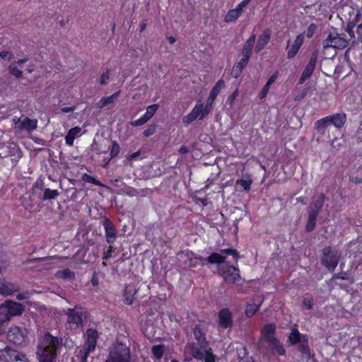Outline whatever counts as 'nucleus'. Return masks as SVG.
Listing matches in <instances>:
<instances>
[{
    "label": "nucleus",
    "mask_w": 362,
    "mask_h": 362,
    "mask_svg": "<svg viewBox=\"0 0 362 362\" xmlns=\"http://www.w3.org/2000/svg\"><path fill=\"white\" fill-rule=\"evenodd\" d=\"M225 260V256L216 252H213L206 259V262L210 264H221L224 263Z\"/></svg>",
    "instance_id": "2f4dec72"
},
{
    "label": "nucleus",
    "mask_w": 362,
    "mask_h": 362,
    "mask_svg": "<svg viewBox=\"0 0 362 362\" xmlns=\"http://www.w3.org/2000/svg\"><path fill=\"white\" fill-rule=\"evenodd\" d=\"M152 353L156 359H160L163 355V346L161 345L153 346Z\"/></svg>",
    "instance_id": "79ce46f5"
},
{
    "label": "nucleus",
    "mask_w": 362,
    "mask_h": 362,
    "mask_svg": "<svg viewBox=\"0 0 362 362\" xmlns=\"http://www.w3.org/2000/svg\"><path fill=\"white\" fill-rule=\"evenodd\" d=\"M158 105L153 104L148 106L146 108V113L141 117L139 119H136L131 122V125L133 127L141 126L147 122L156 113L158 110Z\"/></svg>",
    "instance_id": "dca6fc26"
},
{
    "label": "nucleus",
    "mask_w": 362,
    "mask_h": 362,
    "mask_svg": "<svg viewBox=\"0 0 362 362\" xmlns=\"http://www.w3.org/2000/svg\"><path fill=\"white\" fill-rule=\"evenodd\" d=\"M222 275L227 283L233 284L240 278L239 269L233 266L226 265L221 269Z\"/></svg>",
    "instance_id": "4468645a"
},
{
    "label": "nucleus",
    "mask_w": 362,
    "mask_h": 362,
    "mask_svg": "<svg viewBox=\"0 0 362 362\" xmlns=\"http://www.w3.org/2000/svg\"><path fill=\"white\" fill-rule=\"evenodd\" d=\"M317 29V25L314 23H312L309 25L307 30L306 35L308 38H310L313 36Z\"/></svg>",
    "instance_id": "4d7b16f0"
},
{
    "label": "nucleus",
    "mask_w": 362,
    "mask_h": 362,
    "mask_svg": "<svg viewBox=\"0 0 362 362\" xmlns=\"http://www.w3.org/2000/svg\"><path fill=\"white\" fill-rule=\"evenodd\" d=\"M261 305V303L259 304L249 303L247 305L245 309V315L248 317H252L259 310Z\"/></svg>",
    "instance_id": "e433bc0d"
},
{
    "label": "nucleus",
    "mask_w": 362,
    "mask_h": 362,
    "mask_svg": "<svg viewBox=\"0 0 362 362\" xmlns=\"http://www.w3.org/2000/svg\"><path fill=\"white\" fill-rule=\"evenodd\" d=\"M193 334L196 339L198 341V342H199L201 344H202L204 342V334L198 326L194 327V328L193 329Z\"/></svg>",
    "instance_id": "a19ab883"
},
{
    "label": "nucleus",
    "mask_w": 362,
    "mask_h": 362,
    "mask_svg": "<svg viewBox=\"0 0 362 362\" xmlns=\"http://www.w3.org/2000/svg\"><path fill=\"white\" fill-rule=\"evenodd\" d=\"M322 264L329 272H334L338 265L341 252L333 249L332 247H325L322 250Z\"/></svg>",
    "instance_id": "0eeeda50"
},
{
    "label": "nucleus",
    "mask_w": 362,
    "mask_h": 362,
    "mask_svg": "<svg viewBox=\"0 0 362 362\" xmlns=\"http://www.w3.org/2000/svg\"><path fill=\"white\" fill-rule=\"evenodd\" d=\"M13 54L9 52H1L0 53V57L2 59H8V60L11 59Z\"/></svg>",
    "instance_id": "0e129e2a"
},
{
    "label": "nucleus",
    "mask_w": 362,
    "mask_h": 362,
    "mask_svg": "<svg viewBox=\"0 0 362 362\" xmlns=\"http://www.w3.org/2000/svg\"><path fill=\"white\" fill-rule=\"evenodd\" d=\"M297 349L300 353V357L302 359L308 361L312 358V351L309 346L308 339L303 341V343L300 344L297 346Z\"/></svg>",
    "instance_id": "393cba45"
},
{
    "label": "nucleus",
    "mask_w": 362,
    "mask_h": 362,
    "mask_svg": "<svg viewBox=\"0 0 362 362\" xmlns=\"http://www.w3.org/2000/svg\"><path fill=\"white\" fill-rule=\"evenodd\" d=\"M265 341L268 343L269 348L274 354H277L279 356L285 354L286 351L284 346L274 336H267Z\"/></svg>",
    "instance_id": "a211bd4d"
},
{
    "label": "nucleus",
    "mask_w": 362,
    "mask_h": 362,
    "mask_svg": "<svg viewBox=\"0 0 362 362\" xmlns=\"http://www.w3.org/2000/svg\"><path fill=\"white\" fill-rule=\"evenodd\" d=\"M62 346V337L54 336L49 332L40 334L36 350L39 362H56L57 356Z\"/></svg>",
    "instance_id": "f257e3e1"
},
{
    "label": "nucleus",
    "mask_w": 362,
    "mask_h": 362,
    "mask_svg": "<svg viewBox=\"0 0 362 362\" xmlns=\"http://www.w3.org/2000/svg\"><path fill=\"white\" fill-rule=\"evenodd\" d=\"M218 324L219 327L225 329L233 327V315L229 309L223 308L219 311Z\"/></svg>",
    "instance_id": "ddd939ff"
},
{
    "label": "nucleus",
    "mask_w": 362,
    "mask_h": 362,
    "mask_svg": "<svg viewBox=\"0 0 362 362\" xmlns=\"http://www.w3.org/2000/svg\"><path fill=\"white\" fill-rule=\"evenodd\" d=\"M81 131V129L79 127H75L69 129L65 137L66 144L69 146H72L74 144V141L76 136L80 133Z\"/></svg>",
    "instance_id": "c756f323"
},
{
    "label": "nucleus",
    "mask_w": 362,
    "mask_h": 362,
    "mask_svg": "<svg viewBox=\"0 0 362 362\" xmlns=\"http://www.w3.org/2000/svg\"><path fill=\"white\" fill-rule=\"evenodd\" d=\"M110 149V158L109 160H110L112 158L116 157L119 154L120 148H119V144L116 141H112V148H110V147H108L107 151H108Z\"/></svg>",
    "instance_id": "a18cd8bd"
},
{
    "label": "nucleus",
    "mask_w": 362,
    "mask_h": 362,
    "mask_svg": "<svg viewBox=\"0 0 362 362\" xmlns=\"http://www.w3.org/2000/svg\"><path fill=\"white\" fill-rule=\"evenodd\" d=\"M324 49L334 48L336 49H344L349 46V40L346 37L344 33L337 32L329 33L322 42Z\"/></svg>",
    "instance_id": "423d86ee"
},
{
    "label": "nucleus",
    "mask_w": 362,
    "mask_h": 362,
    "mask_svg": "<svg viewBox=\"0 0 362 362\" xmlns=\"http://www.w3.org/2000/svg\"><path fill=\"white\" fill-rule=\"evenodd\" d=\"M361 17V13L358 12L355 17L354 21L349 22L345 28V31L349 34L350 37L349 39H348V40H349V45H351V47H353L356 42V38L355 36L354 28Z\"/></svg>",
    "instance_id": "412c9836"
},
{
    "label": "nucleus",
    "mask_w": 362,
    "mask_h": 362,
    "mask_svg": "<svg viewBox=\"0 0 362 362\" xmlns=\"http://www.w3.org/2000/svg\"><path fill=\"white\" fill-rule=\"evenodd\" d=\"M136 290L132 286H127L124 290V303L130 305L133 303L134 295L136 293Z\"/></svg>",
    "instance_id": "72a5a7b5"
},
{
    "label": "nucleus",
    "mask_w": 362,
    "mask_h": 362,
    "mask_svg": "<svg viewBox=\"0 0 362 362\" xmlns=\"http://www.w3.org/2000/svg\"><path fill=\"white\" fill-rule=\"evenodd\" d=\"M249 59H250V57H247L245 55H242V58L240 60V62L235 64L238 65V66H240V68L244 69L248 64Z\"/></svg>",
    "instance_id": "6e6d98bb"
},
{
    "label": "nucleus",
    "mask_w": 362,
    "mask_h": 362,
    "mask_svg": "<svg viewBox=\"0 0 362 362\" xmlns=\"http://www.w3.org/2000/svg\"><path fill=\"white\" fill-rule=\"evenodd\" d=\"M18 290V286L5 279L0 280V294L9 296Z\"/></svg>",
    "instance_id": "aec40b11"
},
{
    "label": "nucleus",
    "mask_w": 362,
    "mask_h": 362,
    "mask_svg": "<svg viewBox=\"0 0 362 362\" xmlns=\"http://www.w3.org/2000/svg\"><path fill=\"white\" fill-rule=\"evenodd\" d=\"M276 330V325L274 323L266 324L262 329V339L267 341V336H274L273 333Z\"/></svg>",
    "instance_id": "473e14b6"
},
{
    "label": "nucleus",
    "mask_w": 362,
    "mask_h": 362,
    "mask_svg": "<svg viewBox=\"0 0 362 362\" xmlns=\"http://www.w3.org/2000/svg\"><path fill=\"white\" fill-rule=\"evenodd\" d=\"M83 180L88 183L94 184L95 185H100V182L95 177L86 173L83 175Z\"/></svg>",
    "instance_id": "3c124183"
},
{
    "label": "nucleus",
    "mask_w": 362,
    "mask_h": 362,
    "mask_svg": "<svg viewBox=\"0 0 362 362\" xmlns=\"http://www.w3.org/2000/svg\"><path fill=\"white\" fill-rule=\"evenodd\" d=\"M59 193L56 189H50L45 188L44 189V194L42 197L43 201L54 199L59 196Z\"/></svg>",
    "instance_id": "c9c22d12"
},
{
    "label": "nucleus",
    "mask_w": 362,
    "mask_h": 362,
    "mask_svg": "<svg viewBox=\"0 0 362 362\" xmlns=\"http://www.w3.org/2000/svg\"><path fill=\"white\" fill-rule=\"evenodd\" d=\"M112 246L110 245L109 250L104 252L103 259H108L109 258L112 257Z\"/></svg>",
    "instance_id": "680f3d73"
},
{
    "label": "nucleus",
    "mask_w": 362,
    "mask_h": 362,
    "mask_svg": "<svg viewBox=\"0 0 362 362\" xmlns=\"http://www.w3.org/2000/svg\"><path fill=\"white\" fill-rule=\"evenodd\" d=\"M51 259H52L51 257L28 259L25 260V262H23V264H28L35 263V262H46V261L49 260Z\"/></svg>",
    "instance_id": "8fccbe9b"
},
{
    "label": "nucleus",
    "mask_w": 362,
    "mask_h": 362,
    "mask_svg": "<svg viewBox=\"0 0 362 362\" xmlns=\"http://www.w3.org/2000/svg\"><path fill=\"white\" fill-rule=\"evenodd\" d=\"M240 16V14L238 13V11L235 9H231L227 13L225 17V21L228 23L235 21Z\"/></svg>",
    "instance_id": "ea45409f"
},
{
    "label": "nucleus",
    "mask_w": 362,
    "mask_h": 362,
    "mask_svg": "<svg viewBox=\"0 0 362 362\" xmlns=\"http://www.w3.org/2000/svg\"><path fill=\"white\" fill-rule=\"evenodd\" d=\"M205 362H215V356L212 354L211 349L206 351L204 358Z\"/></svg>",
    "instance_id": "864d4df0"
},
{
    "label": "nucleus",
    "mask_w": 362,
    "mask_h": 362,
    "mask_svg": "<svg viewBox=\"0 0 362 362\" xmlns=\"http://www.w3.org/2000/svg\"><path fill=\"white\" fill-rule=\"evenodd\" d=\"M252 183V180L250 179H239L236 181V184L242 186L245 191H249L250 189Z\"/></svg>",
    "instance_id": "37998d69"
},
{
    "label": "nucleus",
    "mask_w": 362,
    "mask_h": 362,
    "mask_svg": "<svg viewBox=\"0 0 362 362\" xmlns=\"http://www.w3.org/2000/svg\"><path fill=\"white\" fill-rule=\"evenodd\" d=\"M181 255H185V257L189 260V267H196L198 264L199 262H202V265H205L206 264V259L200 256L197 257L192 252H186L185 253L182 252Z\"/></svg>",
    "instance_id": "a878e982"
},
{
    "label": "nucleus",
    "mask_w": 362,
    "mask_h": 362,
    "mask_svg": "<svg viewBox=\"0 0 362 362\" xmlns=\"http://www.w3.org/2000/svg\"><path fill=\"white\" fill-rule=\"evenodd\" d=\"M120 91H117L110 96L101 98L96 104L98 108H103L104 107L115 103L119 97Z\"/></svg>",
    "instance_id": "bb28decb"
},
{
    "label": "nucleus",
    "mask_w": 362,
    "mask_h": 362,
    "mask_svg": "<svg viewBox=\"0 0 362 362\" xmlns=\"http://www.w3.org/2000/svg\"><path fill=\"white\" fill-rule=\"evenodd\" d=\"M6 337L10 342L17 346L25 344L28 340L27 329L16 325L9 328Z\"/></svg>",
    "instance_id": "1a4fd4ad"
},
{
    "label": "nucleus",
    "mask_w": 362,
    "mask_h": 362,
    "mask_svg": "<svg viewBox=\"0 0 362 362\" xmlns=\"http://www.w3.org/2000/svg\"><path fill=\"white\" fill-rule=\"evenodd\" d=\"M0 310V335L5 332L6 326L9 320L6 317V314Z\"/></svg>",
    "instance_id": "4c0bfd02"
},
{
    "label": "nucleus",
    "mask_w": 362,
    "mask_h": 362,
    "mask_svg": "<svg viewBox=\"0 0 362 362\" xmlns=\"http://www.w3.org/2000/svg\"><path fill=\"white\" fill-rule=\"evenodd\" d=\"M211 108L208 107L207 104L197 103L192 110V111L185 116L182 122L185 124H189L196 119H203L211 112Z\"/></svg>",
    "instance_id": "9d476101"
},
{
    "label": "nucleus",
    "mask_w": 362,
    "mask_h": 362,
    "mask_svg": "<svg viewBox=\"0 0 362 362\" xmlns=\"http://www.w3.org/2000/svg\"><path fill=\"white\" fill-rule=\"evenodd\" d=\"M105 362H131L129 349L122 343L115 344L111 349Z\"/></svg>",
    "instance_id": "6e6552de"
},
{
    "label": "nucleus",
    "mask_w": 362,
    "mask_h": 362,
    "mask_svg": "<svg viewBox=\"0 0 362 362\" xmlns=\"http://www.w3.org/2000/svg\"><path fill=\"white\" fill-rule=\"evenodd\" d=\"M313 306V299L310 296H306L303 300V308L310 310Z\"/></svg>",
    "instance_id": "de8ad7c7"
},
{
    "label": "nucleus",
    "mask_w": 362,
    "mask_h": 362,
    "mask_svg": "<svg viewBox=\"0 0 362 362\" xmlns=\"http://www.w3.org/2000/svg\"><path fill=\"white\" fill-rule=\"evenodd\" d=\"M349 180L353 183L358 185L362 182V178L359 177L350 176Z\"/></svg>",
    "instance_id": "e2e57ef3"
},
{
    "label": "nucleus",
    "mask_w": 362,
    "mask_h": 362,
    "mask_svg": "<svg viewBox=\"0 0 362 362\" xmlns=\"http://www.w3.org/2000/svg\"><path fill=\"white\" fill-rule=\"evenodd\" d=\"M75 109H76L75 106H74V107H64L62 108L61 110H62V112L68 113V112H73L74 110H75Z\"/></svg>",
    "instance_id": "338daca9"
},
{
    "label": "nucleus",
    "mask_w": 362,
    "mask_h": 362,
    "mask_svg": "<svg viewBox=\"0 0 362 362\" xmlns=\"http://www.w3.org/2000/svg\"><path fill=\"white\" fill-rule=\"evenodd\" d=\"M299 49L300 47L293 43L287 53V58L289 59H293L298 53Z\"/></svg>",
    "instance_id": "09e8293b"
},
{
    "label": "nucleus",
    "mask_w": 362,
    "mask_h": 362,
    "mask_svg": "<svg viewBox=\"0 0 362 362\" xmlns=\"http://www.w3.org/2000/svg\"><path fill=\"white\" fill-rule=\"evenodd\" d=\"M221 252L222 254H225L227 255H232L233 257V258L236 260H238L239 258V254H238V251L235 249H232V248L223 249V250H221Z\"/></svg>",
    "instance_id": "49530a36"
},
{
    "label": "nucleus",
    "mask_w": 362,
    "mask_h": 362,
    "mask_svg": "<svg viewBox=\"0 0 362 362\" xmlns=\"http://www.w3.org/2000/svg\"><path fill=\"white\" fill-rule=\"evenodd\" d=\"M356 33L358 35V38H359L361 40H362V23L357 26Z\"/></svg>",
    "instance_id": "69168bd1"
},
{
    "label": "nucleus",
    "mask_w": 362,
    "mask_h": 362,
    "mask_svg": "<svg viewBox=\"0 0 362 362\" xmlns=\"http://www.w3.org/2000/svg\"><path fill=\"white\" fill-rule=\"evenodd\" d=\"M0 310L6 314V317L10 320L13 316H17L22 314L24 308L20 303L11 301H6L4 304L0 305Z\"/></svg>",
    "instance_id": "9b49d317"
},
{
    "label": "nucleus",
    "mask_w": 362,
    "mask_h": 362,
    "mask_svg": "<svg viewBox=\"0 0 362 362\" xmlns=\"http://www.w3.org/2000/svg\"><path fill=\"white\" fill-rule=\"evenodd\" d=\"M334 279H346L347 275L346 273H338L334 276Z\"/></svg>",
    "instance_id": "774afa93"
},
{
    "label": "nucleus",
    "mask_w": 362,
    "mask_h": 362,
    "mask_svg": "<svg viewBox=\"0 0 362 362\" xmlns=\"http://www.w3.org/2000/svg\"><path fill=\"white\" fill-rule=\"evenodd\" d=\"M242 68L235 64L232 69V74L235 78H238L243 71Z\"/></svg>",
    "instance_id": "13d9d810"
},
{
    "label": "nucleus",
    "mask_w": 362,
    "mask_h": 362,
    "mask_svg": "<svg viewBox=\"0 0 362 362\" xmlns=\"http://www.w3.org/2000/svg\"><path fill=\"white\" fill-rule=\"evenodd\" d=\"M17 351L8 347L0 351V361L4 362H12L18 361Z\"/></svg>",
    "instance_id": "5701e85b"
},
{
    "label": "nucleus",
    "mask_w": 362,
    "mask_h": 362,
    "mask_svg": "<svg viewBox=\"0 0 362 362\" xmlns=\"http://www.w3.org/2000/svg\"><path fill=\"white\" fill-rule=\"evenodd\" d=\"M37 119H31L25 117L21 122L19 127L21 129H25L28 132H32L37 128Z\"/></svg>",
    "instance_id": "cd10ccee"
},
{
    "label": "nucleus",
    "mask_w": 362,
    "mask_h": 362,
    "mask_svg": "<svg viewBox=\"0 0 362 362\" xmlns=\"http://www.w3.org/2000/svg\"><path fill=\"white\" fill-rule=\"evenodd\" d=\"M98 337V332L95 329H88L86 331L85 334V345L78 351L77 354L79 362H87V358L90 353L93 351L95 349Z\"/></svg>",
    "instance_id": "7ed1b4c3"
},
{
    "label": "nucleus",
    "mask_w": 362,
    "mask_h": 362,
    "mask_svg": "<svg viewBox=\"0 0 362 362\" xmlns=\"http://www.w3.org/2000/svg\"><path fill=\"white\" fill-rule=\"evenodd\" d=\"M8 70L10 74L17 78H20L23 76V71L20 70L15 64H10L8 67Z\"/></svg>",
    "instance_id": "58836bf2"
},
{
    "label": "nucleus",
    "mask_w": 362,
    "mask_h": 362,
    "mask_svg": "<svg viewBox=\"0 0 362 362\" xmlns=\"http://www.w3.org/2000/svg\"><path fill=\"white\" fill-rule=\"evenodd\" d=\"M325 199L324 194H320L316 199H313L308 209V218L305 226L308 232L314 230L316 225L317 215L322 209Z\"/></svg>",
    "instance_id": "20e7f679"
},
{
    "label": "nucleus",
    "mask_w": 362,
    "mask_h": 362,
    "mask_svg": "<svg viewBox=\"0 0 362 362\" xmlns=\"http://www.w3.org/2000/svg\"><path fill=\"white\" fill-rule=\"evenodd\" d=\"M346 121L345 113H337L318 119L315 123V128L318 133L324 134L327 128L333 125L336 128H341Z\"/></svg>",
    "instance_id": "f03ea898"
},
{
    "label": "nucleus",
    "mask_w": 362,
    "mask_h": 362,
    "mask_svg": "<svg viewBox=\"0 0 362 362\" xmlns=\"http://www.w3.org/2000/svg\"><path fill=\"white\" fill-rule=\"evenodd\" d=\"M105 228V233L107 242L112 245L117 238V233L113 223L108 218H105L103 223Z\"/></svg>",
    "instance_id": "2eb2a0df"
},
{
    "label": "nucleus",
    "mask_w": 362,
    "mask_h": 362,
    "mask_svg": "<svg viewBox=\"0 0 362 362\" xmlns=\"http://www.w3.org/2000/svg\"><path fill=\"white\" fill-rule=\"evenodd\" d=\"M304 41V34L301 33L298 35L296 40H294L293 43L296 44L297 46H298L300 48L302 46Z\"/></svg>",
    "instance_id": "bf43d9fd"
},
{
    "label": "nucleus",
    "mask_w": 362,
    "mask_h": 362,
    "mask_svg": "<svg viewBox=\"0 0 362 362\" xmlns=\"http://www.w3.org/2000/svg\"><path fill=\"white\" fill-rule=\"evenodd\" d=\"M256 36L255 35H252L245 42L243 45L242 50V55H245L250 57L252 50L254 47V44L255 42Z\"/></svg>",
    "instance_id": "c85d7f7f"
},
{
    "label": "nucleus",
    "mask_w": 362,
    "mask_h": 362,
    "mask_svg": "<svg viewBox=\"0 0 362 362\" xmlns=\"http://www.w3.org/2000/svg\"><path fill=\"white\" fill-rule=\"evenodd\" d=\"M225 86V83L223 81L219 80L216 82V85L214 86L212 90L210 92L209 96L206 100V104L208 105V107H210L212 109L213 103L216 98V96L220 93V90Z\"/></svg>",
    "instance_id": "4be33fe9"
},
{
    "label": "nucleus",
    "mask_w": 362,
    "mask_h": 362,
    "mask_svg": "<svg viewBox=\"0 0 362 362\" xmlns=\"http://www.w3.org/2000/svg\"><path fill=\"white\" fill-rule=\"evenodd\" d=\"M186 353L192 354L194 358L198 360H202L204 358L206 351H208L206 348L199 346L194 343L187 344L185 347Z\"/></svg>",
    "instance_id": "f3484780"
},
{
    "label": "nucleus",
    "mask_w": 362,
    "mask_h": 362,
    "mask_svg": "<svg viewBox=\"0 0 362 362\" xmlns=\"http://www.w3.org/2000/svg\"><path fill=\"white\" fill-rule=\"evenodd\" d=\"M317 57V52L315 51L312 53L310 59L300 76V78L298 81L299 84L304 83L305 81L312 76L316 66Z\"/></svg>",
    "instance_id": "f8f14e48"
},
{
    "label": "nucleus",
    "mask_w": 362,
    "mask_h": 362,
    "mask_svg": "<svg viewBox=\"0 0 362 362\" xmlns=\"http://www.w3.org/2000/svg\"><path fill=\"white\" fill-rule=\"evenodd\" d=\"M276 78H277L276 74H274L269 78L267 83L265 84V86L263 87V88L262 90V94L263 97L266 95V94L267 93V92L269 89L270 86L276 81Z\"/></svg>",
    "instance_id": "c03bdc74"
},
{
    "label": "nucleus",
    "mask_w": 362,
    "mask_h": 362,
    "mask_svg": "<svg viewBox=\"0 0 362 362\" xmlns=\"http://www.w3.org/2000/svg\"><path fill=\"white\" fill-rule=\"evenodd\" d=\"M57 278L73 280L75 279V274L69 269L59 270L56 273Z\"/></svg>",
    "instance_id": "f704fd0d"
},
{
    "label": "nucleus",
    "mask_w": 362,
    "mask_h": 362,
    "mask_svg": "<svg viewBox=\"0 0 362 362\" xmlns=\"http://www.w3.org/2000/svg\"><path fill=\"white\" fill-rule=\"evenodd\" d=\"M109 78H110V73H109V70L107 69L105 72H104L101 76H100V83L101 85H106L108 83V81H109Z\"/></svg>",
    "instance_id": "5fc2aeb1"
},
{
    "label": "nucleus",
    "mask_w": 362,
    "mask_h": 362,
    "mask_svg": "<svg viewBox=\"0 0 362 362\" xmlns=\"http://www.w3.org/2000/svg\"><path fill=\"white\" fill-rule=\"evenodd\" d=\"M271 37V31L269 29L264 30L262 35L258 37L257 45L255 46V51L257 52L262 50L265 45L269 42Z\"/></svg>",
    "instance_id": "b1692460"
},
{
    "label": "nucleus",
    "mask_w": 362,
    "mask_h": 362,
    "mask_svg": "<svg viewBox=\"0 0 362 362\" xmlns=\"http://www.w3.org/2000/svg\"><path fill=\"white\" fill-rule=\"evenodd\" d=\"M238 362H254L252 358L249 356L248 351L245 347L237 349Z\"/></svg>",
    "instance_id": "7c9ffc66"
},
{
    "label": "nucleus",
    "mask_w": 362,
    "mask_h": 362,
    "mask_svg": "<svg viewBox=\"0 0 362 362\" xmlns=\"http://www.w3.org/2000/svg\"><path fill=\"white\" fill-rule=\"evenodd\" d=\"M306 95H307V90H303V91H301L300 93H298L295 96L294 100L295 101H300V100L304 98Z\"/></svg>",
    "instance_id": "052dcab7"
},
{
    "label": "nucleus",
    "mask_w": 362,
    "mask_h": 362,
    "mask_svg": "<svg viewBox=\"0 0 362 362\" xmlns=\"http://www.w3.org/2000/svg\"><path fill=\"white\" fill-rule=\"evenodd\" d=\"M156 126L155 124H151L149 127L144 131L143 134L146 137H148L154 134L156 132Z\"/></svg>",
    "instance_id": "603ef678"
},
{
    "label": "nucleus",
    "mask_w": 362,
    "mask_h": 362,
    "mask_svg": "<svg viewBox=\"0 0 362 362\" xmlns=\"http://www.w3.org/2000/svg\"><path fill=\"white\" fill-rule=\"evenodd\" d=\"M66 322L71 329H77L83 325L87 319V312L82 308L76 306L66 311Z\"/></svg>",
    "instance_id": "39448f33"
},
{
    "label": "nucleus",
    "mask_w": 362,
    "mask_h": 362,
    "mask_svg": "<svg viewBox=\"0 0 362 362\" xmlns=\"http://www.w3.org/2000/svg\"><path fill=\"white\" fill-rule=\"evenodd\" d=\"M308 339V336L300 333L296 327H293L291 329L288 336V341L292 345H298L303 343V341H306Z\"/></svg>",
    "instance_id": "6ab92c4d"
}]
</instances>
